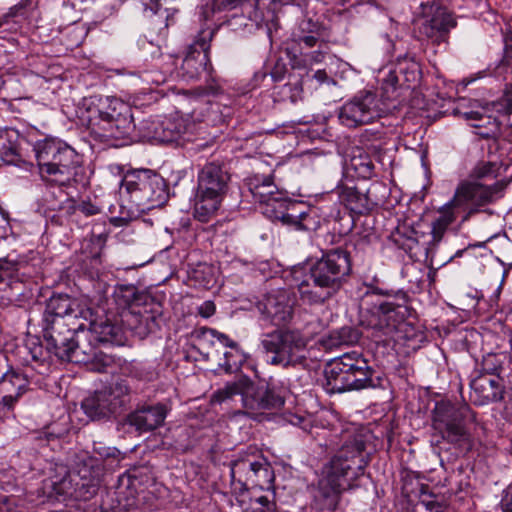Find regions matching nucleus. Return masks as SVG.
<instances>
[{
	"mask_svg": "<svg viewBox=\"0 0 512 512\" xmlns=\"http://www.w3.org/2000/svg\"><path fill=\"white\" fill-rule=\"evenodd\" d=\"M361 434H346L343 444L324 466L313 493L312 508L319 512L338 509L344 491L356 487L355 481L364 475L369 463Z\"/></svg>",
	"mask_w": 512,
	"mask_h": 512,
	"instance_id": "nucleus-1",
	"label": "nucleus"
},
{
	"mask_svg": "<svg viewBox=\"0 0 512 512\" xmlns=\"http://www.w3.org/2000/svg\"><path fill=\"white\" fill-rule=\"evenodd\" d=\"M351 272V256L346 248L336 247L324 252L297 285L301 301L308 305L326 303L348 282Z\"/></svg>",
	"mask_w": 512,
	"mask_h": 512,
	"instance_id": "nucleus-2",
	"label": "nucleus"
},
{
	"mask_svg": "<svg viewBox=\"0 0 512 512\" xmlns=\"http://www.w3.org/2000/svg\"><path fill=\"white\" fill-rule=\"evenodd\" d=\"M80 119L101 141L132 139L136 125L132 108L114 96L92 95L82 100Z\"/></svg>",
	"mask_w": 512,
	"mask_h": 512,
	"instance_id": "nucleus-3",
	"label": "nucleus"
},
{
	"mask_svg": "<svg viewBox=\"0 0 512 512\" xmlns=\"http://www.w3.org/2000/svg\"><path fill=\"white\" fill-rule=\"evenodd\" d=\"M40 179L51 186L84 184L86 172L82 156L56 137H45L33 145Z\"/></svg>",
	"mask_w": 512,
	"mask_h": 512,
	"instance_id": "nucleus-4",
	"label": "nucleus"
},
{
	"mask_svg": "<svg viewBox=\"0 0 512 512\" xmlns=\"http://www.w3.org/2000/svg\"><path fill=\"white\" fill-rule=\"evenodd\" d=\"M364 355L356 350L329 361L325 367V390L329 394L375 388L380 378Z\"/></svg>",
	"mask_w": 512,
	"mask_h": 512,
	"instance_id": "nucleus-5",
	"label": "nucleus"
},
{
	"mask_svg": "<svg viewBox=\"0 0 512 512\" xmlns=\"http://www.w3.org/2000/svg\"><path fill=\"white\" fill-rule=\"evenodd\" d=\"M119 193L123 204L137 213L161 207L169 198L165 179L151 169L128 170L122 178Z\"/></svg>",
	"mask_w": 512,
	"mask_h": 512,
	"instance_id": "nucleus-6",
	"label": "nucleus"
},
{
	"mask_svg": "<svg viewBox=\"0 0 512 512\" xmlns=\"http://www.w3.org/2000/svg\"><path fill=\"white\" fill-rule=\"evenodd\" d=\"M249 190L256 202L263 206V214L293 226L296 230H309L311 217L303 205L292 201L279 191L271 177L254 178L249 182Z\"/></svg>",
	"mask_w": 512,
	"mask_h": 512,
	"instance_id": "nucleus-7",
	"label": "nucleus"
},
{
	"mask_svg": "<svg viewBox=\"0 0 512 512\" xmlns=\"http://www.w3.org/2000/svg\"><path fill=\"white\" fill-rule=\"evenodd\" d=\"M70 335L62 334V340L50 341L46 344L49 353L55 355L62 361L74 363H91L93 369L104 372L110 365L111 358L97 350L99 344L87 328L86 323L81 320L69 328Z\"/></svg>",
	"mask_w": 512,
	"mask_h": 512,
	"instance_id": "nucleus-8",
	"label": "nucleus"
},
{
	"mask_svg": "<svg viewBox=\"0 0 512 512\" xmlns=\"http://www.w3.org/2000/svg\"><path fill=\"white\" fill-rule=\"evenodd\" d=\"M240 395L244 413L253 419H259L265 410L280 409L284 405V398L268 386H255L247 376H240L233 382H228L218 389L212 396V402L222 403Z\"/></svg>",
	"mask_w": 512,
	"mask_h": 512,
	"instance_id": "nucleus-9",
	"label": "nucleus"
},
{
	"mask_svg": "<svg viewBox=\"0 0 512 512\" xmlns=\"http://www.w3.org/2000/svg\"><path fill=\"white\" fill-rule=\"evenodd\" d=\"M103 476L99 459L83 455L78 457L74 470L68 476L54 483L53 490L62 500L88 501L97 495Z\"/></svg>",
	"mask_w": 512,
	"mask_h": 512,
	"instance_id": "nucleus-10",
	"label": "nucleus"
},
{
	"mask_svg": "<svg viewBox=\"0 0 512 512\" xmlns=\"http://www.w3.org/2000/svg\"><path fill=\"white\" fill-rule=\"evenodd\" d=\"M230 175L226 166L209 162L198 173L197 194L194 216L201 222H208L219 209L228 189Z\"/></svg>",
	"mask_w": 512,
	"mask_h": 512,
	"instance_id": "nucleus-11",
	"label": "nucleus"
},
{
	"mask_svg": "<svg viewBox=\"0 0 512 512\" xmlns=\"http://www.w3.org/2000/svg\"><path fill=\"white\" fill-rule=\"evenodd\" d=\"M311 337L300 329L278 328L265 333L261 345L270 354L269 363L282 367L297 366L307 359V345Z\"/></svg>",
	"mask_w": 512,
	"mask_h": 512,
	"instance_id": "nucleus-12",
	"label": "nucleus"
},
{
	"mask_svg": "<svg viewBox=\"0 0 512 512\" xmlns=\"http://www.w3.org/2000/svg\"><path fill=\"white\" fill-rule=\"evenodd\" d=\"M475 413L468 404L456 405L450 401L436 402L432 410L431 426L434 436H439L436 444L446 441L450 444H460L469 439L465 426L466 421H475Z\"/></svg>",
	"mask_w": 512,
	"mask_h": 512,
	"instance_id": "nucleus-13",
	"label": "nucleus"
},
{
	"mask_svg": "<svg viewBox=\"0 0 512 512\" xmlns=\"http://www.w3.org/2000/svg\"><path fill=\"white\" fill-rule=\"evenodd\" d=\"M91 316L90 309L82 308L68 295H54L47 302L42 318V332L45 343L62 340L60 334L70 335L71 326Z\"/></svg>",
	"mask_w": 512,
	"mask_h": 512,
	"instance_id": "nucleus-14",
	"label": "nucleus"
},
{
	"mask_svg": "<svg viewBox=\"0 0 512 512\" xmlns=\"http://www.w3.org/2000/svg\"><path fill=\"white\" fill-rule=\"evenodd\" d=\"M131 392L126 379H117L84 398L81 408L91 420L110 419L125 410L130 402Z\"/></svg>",
	"mask_w": 512,
	"mask_h": 512,
	"instance_id": "nucleus-15",
	"label": "nucleus"
},
{
	"mask_svg": "<svg viewBox=\"0 0 512 512\" xmlns=\"http://www.w3.org/2000/svg\"><path fill=\"white\" fill-rule=\"evenodd\" d=\"M214 36L213 30H202L196 40L189 45L185 57L178 68V76L185 81H195L205 77L206 85L201 89L202 94L215 95L220 87L212 78L209 50Z\"/></svg>",
	"mask_w": 512,
	"mask_h": 512,
	"instance_id": "nucleus-16",
	"label": "nucleus"
},
{
	"mask_svg": "<svg viewBox=\"0 0 512 512\" xmlns=\"http://www.w3.org/2000/svg\"><path fill=\"white\" fill-rule=\"evenodd\" d=\"M231 479L234 486L239 485L241 493L249 487L261 490L269 489L274 481V472L267 461L255 448L240 453L231 463ZM235 490L237 487L234 488Z\"/></svg>",
	"mask_w": 512,
	"mask_h": 512,
	"instance_id": "nucleus-17",
	"label": "nucleus"
},
{
	"mask_svg": "<svg viewBox=\"0 0 512 512\" xmlns=\"http://www.w3.org/2000/svg\"><path fill=\"white\" fill-rule=\"evenodd\" d=\"M504 184L495 181L492 184L485 182L464 180L461 181L448 206L462 208L466 213L462 221H467L473 214L481 211V207L495 202L502 197Z\"/></svg>",
	"mask_w": 512,
	"mask_h": 512,
	"instance_id": "nucleus-18",
	"label": "nucleus"
},
{
	"mask_svg": "<svg viewBox=\"0 0 512 512\" xmlns=\"http://www.w3.org/2000/svg\"><path fill=\"white\" fill-rule=\"evenodd\" d=\"M384 112L382 102L377 96L370 91H366L343 104L338 117L344 126L355 128L373 122Z\"/></svg>",
	"mask_w": 512,
	"mask_h": 512,
	"instance_id": "nucleus-19",
	"label": "nucleus"
},
{
	"mask_svg": "<svg viewBox=\"0 0 512 512\" xmlns=\"http://www.w3.org/2000/svg\"><path fill=\"white\" fill-rule=\"evenodd\" d=\"M136 482L137 479L130 474L120 475L114 488L102 500L101 512H134L138 502Z\"/></svg>",
	"mask_w": 512,
	"mask_h": 512,
	"instance_id": "nucleus-20",
	"label": "nucleus"
},
{
	"mask_svg": "<svg viewBox=\"0 0 512 512\" xmlns=\"http://www.w3.org/2000/svg\"><path fill=\"white\" fill-rule=\"evenodd\" d=\"M257 307L262 319L274 326L287 324L293 316V306L286 291L279 290L267 294Z\"/></svg>",
	"mask_w": 512,
	"mask_h": 512,
	"instance_id": "nucleus-21",
	"label": "nucleus"
},
{
	"mask_svg": "<svg viewBox=\"0 0 512 512\" xmlns=\"http://www.w3.org/2000/svg\"><path fill=\"white\" fill-rule=\"evenodd\" d=\"M470 388L471 402L477 406H483L502 400L505 386L499 375L473 374Z\"/></svg>",
	"mask_w": 512,
	"mask_h": 512,
	"instance_id": "nucleus-22",
	"label": "nucleus"
},
{
	"mask_svg": "<svg viewBox=\"0 0 512 512\" xmlns=\"http://www.w3.org/2000/svg\"><path fill=\"white\" fill-rule=\"evenodd\" d=\"M398 302L385 300L375 303L371 308L373 316L377 317L375 325L379 327H396L398 323L403 322L409 314L406 305V295L401 294L397 297Z\"/></svg>",
	"mask_w": 512,
	"mask_h": 512,
	"instance_id": "nucleus-23",
	"label": "nucleus"
},
{
	"mask_svg": "<svg viewBox=\"0 0 512 512\" xmlns=\"http://www.w3.org/2000/svg\"><path fill=\"white\" fill-rule=\"evenodd\" d=\"M122 324L140 338L160 329L161 314L155 311L135 310L120 313Z\"/></svg>",
	"mask_w": 512,
	"mask_h": 512,
	"instance_id": "nucleus-24",
	"label": "nucleus"
},
{
	"mask_svg": "<svg viewBox=\"0 0 512 512\" xmlns=\"http://www.w3.org/2000/svg\"><path fill=\"white\" fill-rule=\"evenodd\" d=\"M167 416V408L163 404L144 406L127 416L126 422L136 431L143 433L160 427Z\"/></svg>",
	"mask_w": 512,
	"mask_h": 512,
	"instance_id": "nucleus-25",
	"label": "nucleus"
},
{
	"mask_svg": "<svg viewBox=\"0 0 512 512\" xmlns=\"http://www.w3.org/2000/svg\"><path fill=\"white\" fill-rule=\"evenodd\" d=\"M339 199L347 209L359 215L368 213L376 204L370 198L369 192H364L357 187H343L339 193Z\"/></svg>",
	"mask_w": 512,
	"mask_h": 512,
	"instance_id": "nucleus-26",
	"label": "nucleus"
},
{
	"mask_svg": "<svg viewBox=\"0 0 512 512\" xmlns=\"http://www.w3.org/2000/svg\"><path fill=\"white\" fill-rule=\"evenodd\" d=\"M19 140V133L13 129L0 135V159L3 162L17 165L22 160Z\"/></svg>",
	"mask_w": 512,
	"mask_h": 512,
	"instance_id": "nucleus-27",
	"label": "nucleus"
},
{
	"mask_svg": "<svg viewBox=\"0 0 512 512\" xmlns=\"http://www.w3.org/2000/svg\"><path fill=\"white\" fill-rule=\"evenodd\" d=\"M88 319L83 321L88 322L87 328L90 333L99 344L106 343H116L118 341L117 337L119 335L120 329L118 326L111 323L108 319L95 321L92 320V315L87 316Z\"/></svg>",
	"mask_w": 512,
	"mask_h": 512,
	"instance_id": "nucleus-28",
	"label": "nucleus"
},
{
	"mask_svg": "<svg viewBox=\"0 0 512 512\" xmlns=\"http://www.w3.org/2000/svg\"><path fill=\"white\" fill-rule=\"evenodd\" d=\"M467 119L475 121L487 120V125L483 124H472L478 129L477 134L483 138H496L500 134L501 121L497 117L484 116L481 112L471 111L466 113Z\"/></svg>",
	"mask_w": 512,
	"mask_h": 512,
	"instance_id": "nucleus-29",
	"label": "nucleus"
},
{
	"mask_svg": "<svg viewBox=\"0 0 512 512\" xmlns=\"http://www.w3.org/2000/svg\"><path fill=\"white\" fill-rule=\"evenodd\" d=\"M257 2L258 0H221L218 3V0H206L205 4L200 6L199 14L202 19L208 20L217 11L231 10L244 3H251L253 6H256Z\"/></svg>",
	"mask_w": 512,
	"mask_h": 512,
	"instance_id": "nucleus-30",
	"label": "nucleus"
},
{
	"mask_svg": "<svg viewBox=\"0 0 512 512\" xmlns=\"http://www.w3.org/2000/svg\"><path fill=\"white\" fill-rule=\"evenodd\" d=\"M137 296L138 289L132 284L116 285L112 295L115 304L119 309H121V313H124V311H131L130 307L137 299Z\"/></svg>",
	"mask_w": 512,
	"mask_h": 512,
	"instance_id": "nucleus-31",
	"label": "nucleus"
},
{
	"mask_svg": "<svg viewBox=\"0 0 512 512\" xmlns=\"http://www.w3.org/2000/svg\"><path fill=\"white\" fill-rule=\"evenodd\" d=\"M321 36L322 31H320V34H313L309 36L291 34V39L288 42L287 51L289 54H292L294 58L298 57L299 55H304L306 49L317 46Z\"/></svg>",
	"mask_w": 512,
	"mask_h": 512,
	"instance_id": "nucleus-32",
	"label": "nucleus"
},
{
	"mask_svg": "<svg viewBox=\"0 0 512 512\" xmlns=\"http://www.w3.org/2000/svg\"><path fill=\"white\" fill-rule=\"evenodd\" d=\"M2 385L8 392L23 395L28 389L29 381L22 372L11 369L3 375Z\"/></svg>",
	"mask_w": 512,
	"mask_h": 512,
	"instance_id": "nucleus-33",
	"label": "nucleus"
},
{
	"mask_svg": "<svg viewBox=\"0 0 512 512\" xmlns=\"http://www.w3.org/2000/svg\"><path fill=\"white\" fill-rule=\"evenodd\" d=\"M162 143L177 141L186 131L184 121L178 117H170L163 120Z\"/></svg>",
	"mask_w": 512,
	"mask_h": 512,
	"instance_id": "nucleus-34",
	"label": "nucleus"
},
{
	"mask_svg": "<svg viewBox=\"0 0 512 512\" xmlns=\"http://www.w3.org/2000/svg\"><path fill=\"white\" fill-rule=\"evenodd\" d=\"M348 167L353 170L358 177L364 179L370 178L373 175L374 164L370 156L361 151L350 158Z\"/></svg>",
	"mask_w": 512,
	"mask_h": 512,
	"instance_id": "nucleus-35",
	"label": "nucleus"
},
{
	"mask_svg": "<svg viewBox=\"0 0 512 512\" xmlns=\"http://www.w3.org/2000/svg\"><path fill=\"white\" fill-rule=\"evenodd\" d=\"M505 356L502 354L489 353L485 355L481 362V370H475L474 374L481 375H499L503 370Z\"/></svg>",
	"mask_w": 512,
	"mask_h": 512,
	"instance_id": "nucleus-36",
	"label": "nucleus"
},
{
	"mask_svg": "<svg viewBox=\"0 0 512 512\" xmlns=\"http://www.w3.org/2000/svg\"><path fill=\"white\" fill-rule=\"evenodd\" d=\"M163 120L157 118L145 119L140 123V136L146 140H154L162 143Z\"/></svg>",
	"mask_w": 512,
	"mask_h": 512,
	"instance_id": "nucleus-37",
	"label": "nucleus"
},
{
	"mask_svg": "<svg viewBox=\"0 0 512 512\" xmlns=\"http://www.w3.org/2000/svg\"><path fill=\"white\" fill-rule=\"evenodd\" d=\"M231 350L224 352V362L220 366L225 370L226 373H233L240 369L244 355L241 352L239 345L236 347H229Z\"/></svg>",
	"mask_w": 512,
	"mask_h": 512,
	"instance_id": "nucleus-38",
	"label": "nucleus"
},
{
	"mask_svg": "<svg viewBox=\"0 0 512 512\" xmlns=\"http://www.w3.org/2000/svg\"><path fill=\"white\" fill-rule=\"evenodd\" d=\"M490 110L498 113L501 116H509L512 113V86L508 87L503 96L488 104Z\"/></svg>",
	"mask_w": 512,
	"mask_h": 512,
	"instance_id": "nucleus-39",
	"label": "nucleus"
},
{
	"mask_svg": "<svg viewBox=\"0 0 512 512\" xmlns=\"http://www.w3.org/2000/svg\"><path fill=\"white\" fill-rule=\"evenodd\" d=\"M498 166L493 162L479 163L473 170L472 176L475 178L473 181L482 182V180H493L497 177Z\"/></svg>",
	"mask_w": 512,
	"mask_h": 512,
	"instance_id": "nucleus-40",
	"label": "nucleus"
},
{
	"mask_svg": "<svg viewBox=\"0 0 512 512\" xmlns=\"http://www.w3.org/2000/svg\"><path fill=\"white\" fill-rule=\"evenodd\" d=\"M123 458L122 453L117 448L107 447V452H104V454L98 458L103 467V474L105 470H111L117 467Z\"/></svg>",
	"mask_w": 512,
	"mask_h": 512,
	"instance_id": "nucleus-41",
	"label": "nucleus"
},
{
	"mask_svg": "<svg viewBox=\"0 0 512 512\" xmlns=\"http://www.w3.org/2000/svg\"><path fill=\"white\" fill-rule=\"evenodd\" d=\"M330 339L333 345L349 344L357 341L358 332L351 327H342L339 330L333 331Z\"/></svg>",
	"mask_w": 512,
	"mask_h": 512,
	"instance_id": "nucleus-42",
	"label": "nucleus"
},
{
	"mask_svg": "<svg viewBox=\"0 0 512 512\" xmlns=\"http://www.w3.org/2000/svg\"><path fill=\"white\" fill-rule=\"evenodd\" d=\"M414 512H444V508L433 496L422 494L415 505Z\"/></svg>",
	"mask_w": 512,
	"mask_h": 512,
	"instance_id": "nucleus-43",
	"label": "nucleus"
},
{
	"mask_svg": "<svg viewBox=\"0 0 512 512\" xmlns=\"http://www.w3.org/2000/svg\"><path fill=\"white\" fill-rule=\"evenodd\" d=\"M19 262L15 259L7 257L0 258V284L5 282L6 279L11 278L18 270Z\"/></svg>",
	"mask_w": 512,
	"mask_h": 512,
	"instance_id": "nucleus-44",
	"label": "nucleus"
},
{
	"mask_svg": "<svg viewBox=\"0 0 512 512\" xmlns=\"http://www.w3.org/2000/svg\"><path fill=\"white\" fill-rule=\"evenodd\" d=\"M320 31H322V26L319 22L313 21L312 19H303L292 34L309 36L313 34H320Z\"/></svg>",
	"mask_w": 512,
	"mask_h": 512,
	"instance_id": "nucleus-45",
	"label": "nucleus"
},
{
	"mask_svg": "<svg viewBox=\"0 0 512 512\" xmlns=\"http://www.w3.org/2000/svg\"><path fill=\"white\" fill-rule=\"evenodd\" d=\"M70 209L73 210V213L79 212L87 217L97 215L101 212V209L90 201L73 202Z\"/></svg>",
	"mask_w": 512,
	"mask_h": 512,
	"instance_id": "nucleus-46",
	"label": "nucleus"
},
{
	"mask_svg": "<svg viewBox=\"0 0 512 512\" xmlns=\"http://www.w3.org/2000/svg\"><path fill=\"white\" fill-rule=\"evenodd\" d=\"M398 76L394 71H389L387 76L382 81V90L387 99H390V92H394L398 85Z\"/></svg>",
	"mask_w": 512,
	"mask_h": 512,
	"instance_id": "nucleus-47",
	"label": "nucleus"
},
{
	"mask_svg": "<svg viewBox=\"0 0 512 512\" xmlns=\"http://www.w3.org/2000/svg\"><path fill=\"white\" fill-rule=\"evenodd\" d=\"M206 331L225 347H236L237 343L231 340L226 334L212 328H209Z\"/></svg>",
	"mask_w": 512,
	"mask_h": 512,
	"instance_id": "nucleus-48",
	"label": "nucleus"
},
{
	"mask_svg": "<svg viewBox=\"0 0 512 512\" xmlns=\"http://www.w3.org/2000/svg\"><path fill=\"white\" fill-rule=\"evenodd\" d=\"M455 215L450 209H446L434 220L441 226L448 227L455 221Z\"/></svg>",
	"mask_w": 512,
	"mask_h": 512,
	"instance_id": "nucleus-49",
	"label": "nucleus"
},
{
	"mask_svg": "<svg viewBox=\"0 0 512 512\" xmlns=\"http://www.w3.org/2000/svg\"><path fill=\"white\" fill-rule=\"evenodd\" d=\"M500 507L503 512H512V485L503 491Z\"/></svg>",
	"mask_w": 512,
	"mask_h": 512,
	"instance_id": "nucleus-50",
	"label": "nucleus"
},
{
	"mask_svg": "<svg viewBox=\"0 0 512 512\" xmlns=\"http://www.w3.org/2000/svg\"><path fill=\"white\" fill-rule=\"evenodd\" d=\"M301 56L305 64H314L322 62L325 58V53L322 50H315L311 53L304 52V55Z\"/></svg>",
	"mask_w": 512,
	"mask_h": 512,
	"instance_id": "nucleus-51",
	"label": "nucleus"
},
{
	"mask_svg": "<svg viewBox=\"0 0 512 512\" xmlns=\"http://www.w3.org/2000/svg\"><path fill=\"white\" fill-rule=\"evenodd\" d=\"M446 231H447L446 227L441 226L437 222L433 221L432 229H431V235H432L431 243L433 245L438 244L442 240Z\"/></svg>",
	"mask_w": 512,
	"mask_h": 512,
	"instance_id": "nucleus-52",
	"label": "nucleus"
},
{
	"mask_svg": "<svg viewBox=\"0 0 512 512\" xmlns=\"http://www.w3.org/2000/svg\"><path fill=\"white\" fill-rule=\"evenodd\" d=\"M251 502L259 504L261 506L262 512L270 511L275 506L269 497L265 495L252 497Z\"/></svg>",
	"mask_w": 512,
	"mask_h": 512,
	"instance_id": "nucleus-53",
	"label": "nucleus"
},
{
	"mask_svg": "<svg viewBox=\"0 0 512 512\" xmlns=\"http://www.w3.org/2000/svg\"><path fill=\"white\" fill-rule=\"evenodd\" d=\"M216 307L212 301L203 302L199 308L198 313L204 318H209L215 313Z\"/></svg>",
	"mask_w": 512,
	"mask_h": 512,
	"instance_id": "nucleus-54",
	"label": "nucleus"
},
{
	"mask_svg": "<svg viewBox=\"0 0 512 512\" xmlns=\"http://www.w3.org/2000/svg\"><path fill=\"white\" fill-rule=\"evenodd\" d=\"M22 394L9 392V394L2 397V404L8 409H12Z\"/></svg>",
	"mask_w": 512,
	"mask_h": 512,
	"instance_id": "nucleus-55",
	"label": "nucleus"
},
{
	"mask_svg": "<svg viewBox=\"0 0 512 512\" xmlns=\"http://www.w3.org/2000/svg\"><path fill=\"white\" fill-rule=\"evenodd\" d=\"M145 80L151 81L154 84L160 85L166 81V76L162 73L150 72V73H147V75L145 76Z\"/></svg>",
	"mask_w": 512,
	"mask_h": 512,
	"instance_id": "nucleus-56",
	"label": "nucleus"
},
{
	"mask_svg": "<svg viewBox=\"0 0 512 512\" xmlns=\"http://www.w3.org/2000/svg\"><path fill=\"white\" fill-rule=\"evenodd\" d=\"M107 447L108 446H105L101 442H95L94 446H93V452H94L95 455H93V456L89 455V456L90 457L100 458L104 454V452H107Z\"/></svg>",
	"mask_w": 512,
	"mask_h": 512,
	"instance_id": "nucleus-57",
	"label": "nucleus"
},
{
	"mask_svg": "<svg viewBox=\"0 0 512 512\" xmlns=\"http://www.w3.org/2000/svg\"><path fill=\"white\" fill-rule=\"evenodd\" d=\"M314 78L317 79L318 82L323 83L328 79V75L325 70H317L314 74Z\"/></svg>",
	"mask_w": 512,
	"mask_h": 512,
	"instance_id": "nucleus-58",
	"label": "nucleus"
},
{
	"mask_svg": "<svg viewBox=\"0 0 512 512\" xmlns=\"http://www.w3.org/2000/svg\"><path fill=\"white\" fill-rule=\"evenodd\" d=\"M31 356L34 360H40L42 358V347L36 346L31 350Z\"/></svg>",
	"mask_w": 512,
	"mask_h": 512,
	"instance_id": "nucleus-59",
	"label": "nucleus"
},
{
	"mask_svg": "<svg viewBox=\"0 0 512 512\" xmlns=\"http://www.w3.org/2000/svg\"><path fill=\"white\" fill-rule=\"evenodd\" d=\"M296 420H297V422H293V424L299 425L300 423H303L302 429L305 431H308L309 423H307L306 420L299 418V417H296Z\"/></svg>",
	"mask_w": 512,
	"mask_h": 512,
	"instance_id": "nucleus-60",
	"label": "nucleus"
},
{
	"mask_svg": "<svg viewBox=\"0 0 512 512\" xmlns=\"http://www.w3.org/2000/svg\"><path fill=\"white\" fill-rule=\"evenodd\" d=\"M430 249L429 248H426V261L429 262V264L432 266L433 265V257H430Z\"/></svg>",
	"mask_w": 512,
	"mask_h": 512,
	"instance_id": "nucleus-61",
	"label": "nucleus"
},
{
	"mask_svg": "<svg viewBox=\"0 0 512 512\" xmlns=\"http://www.w3.org/2000/svg\"><path fill=\"white\" fill-rule=\"evenodd\" d=\"M271 75L275 81H278L282 78L280 75H277L276 72H272Z\"/></svg>",
	"mask_w": 512,
	"mask_h": 512,
	"instance_id": "nucleus-62",
	"label": "nucleus"
},
{
	"mask_svg": "<svg viewBox=\"0 0 512 512\" xmlns=\"http://www.w3.org/2000/svg\"><path fill=\"white\" fill-rule=\"evenodd\" d=\"M47 441H50V439H55V436L53 434H46Z\"/></svg>",
	"mask_w": 512,
	"mask_h": 512,
	"instance_id": "nucleus-63",
	"label": "nucleus"
},
{
	"mask_svg": "<svg viewBox=\"0 0 512 512\" xmlns=\"http://www.w3.org/2000/svg\"><path fill=\"white\" fill-rule=\"evenodd\" d=\"M476 124H483L484 126H488L487 125V120H484V121H477Z\"/></svg>",
	"mask_w": 512,
	"mask_h": 512,
	"instance_id": "nucleus-64",
	"label": "nucleus"
}]
</instances>
